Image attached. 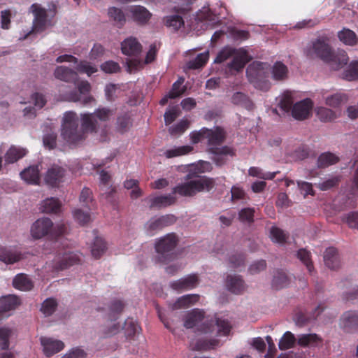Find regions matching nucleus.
I'll return each instance as SVG.
<instances>
[{"mask_svg":"<svg viewBox=\"0 0 358 358\" xmlns=\"http://www.w3.org/2000/svg\"><path fill=\"white\" fill-rule=\"evenodd\" d=\"M54 76L61 81L73 83L78 90H72L64 95L66 100L72 102H80L87 105L94 100L90 94L92 87L87 80H79L78 73L65 66H57L54 71Z\"/></svg>","mask_w":358,"mask_h":358,"instance_id":"nucleus-1","label":"nucleus"},{"mask_svg":"<svg viewBox=\"0 0 358 358\" xmlns=\"http://www.w3.org/2000/svg\"><path fill=\"white\" fill-rule=\"evenodd\" d=\"M311 52L316 57L329 64L334 70H338L343 67L347 64L349 59L345 51L338 50L336 52H334L329 44L321 39H317L313 43Z\"/></svg>","mask_w":358,"mask_h":358,"instance_id":"nucleus-2","label":"nucleus"},{"mask_svg":"<svg viewBox=\"0 0 358 358\" xmlns=\"http://www.w3.org/2000/svg\"><path fill=\"white\" fill-rule=\"evenodd\" d=\"M186 182L176 186L173 192L182 196H194L201 192H210L215 186V181L207 176H196L188 173L185 176Z\"/></svg>","mask_w":358,"mask_h":358,"instance_id":"nucleus-3","label":"nucleus"},{"mask_svg":"<svg viewBox=\"0 0 358 358\" xmlns=\"http://www.w3.org/2000/svg\"><path fill=\"white\" fill-rule=\"evenodd\" d=\"M62 136L63 138L70 143H76L85 138L90 130L83 129V126L78 128V118L77 114L73 111L64 113L62 124Z\"/></svg>","mask_w":358,"mask_h":358,"instance_id":"nucleus-4","label":"nucleus"},{"mask_svg":"<svg viewBox=\"0 0 358 358\" xmlns=\"http://www.w3.org/2000/svg\"><path fill=\"white\" fill-rule=\"evenodd\" d=\"M64 224L53 225L52 221L48 217H43L35 221L31 227V235L34 239L48 236L50 240H57L65 234Z\"/></svg>","mask_w":358,"mask_h":358,"instance_id":"nucleus-5","label":"nucleus"},{"mask_svg":"<svg viewBox=\"0 0 358 358\" xmlns=\"http://www.w3.org/2000/svg\"><path fill=\"white\" fill-rule=\"evenodd\" d=\"M178 243V238L174 233L168 234L158 239L155 245L157 253L156 261L163 264L173 261L176 257L174 250Z\"/></svg>","mask_w":358,"mask_h":358,"instance_id":"nucleus-6","label":"nucleus"},{"mask_svg":"<svg viewBox=\"0 0 358 358\" xmlns=\"http://www.w3.org/2000/svg\"><path fill=\"white\" fill-rule=\"evenodd\" d=\"M112 114V110L107 108H99L93 113L81 114L83 129L90 130V132H96L99 127L98 120L106 122Z\"/></svg>","mask_w":358,"mask_h":358,"instance_id":"nucleus-7","label":"nucleus"},{"mask_svg":"<svg viewBox=\"0 0 358 358\" xmlns=\"http://www.w3.org/2000/svg\"><path fill=\"white\" fill-rule=\"evenodd\" d=\"M66 171L64 168L53 165L48 169L44 176L45 183L51 187H57L64 181Z\"/></svg>","mask_w":358,"mask_h":358,"instance_id":"nucleus-8","label":"nucleus"},{"mask_svg":"<svg viewBox=\"0 0 358 358\" xmlns=\"http://www.w3.org/2000/svg\"><path fill=\"white\" fill-rule=\"evenodd\" d=\"M313 106V101L310 99L296 102L292 109V117L297 120L308 119L310 115Z\"/></svg>","mask_w":358,"mask_h":358,"instance_id":"nucleus-9","label":"nucleus"},{"mask_svg":"<svg viewBox=\"0 0 358 358\" xmlns=\"http://www.w3.org/2000/svg\"><path fill=\"white\" fill-rule=\"evenodd\" d=\"M199 281L198 275L193 273L171 282L170 287L176 291L182 292L195 288Z\"/></svg>","mask_w":358,"mask_h":358,"instance_id":"nucleus-10","label":"nucleus"},{"mask_svg":"<svg viewBox=\"0 0 358 358\" xmlns=\"http://www.w3.org/2000/svg\"><path fill=\"white\" fill-rule=\"evenodd\" d=\"M206 137L208 140V148H220L226 139V132L223 128L216 127L214 129L206 128Z\"/></svg>","mask_w":358,"mask_h":358,"instance_id":"nucleus-11","label":"nucleus"},{"mask_svg":"<svg viewBox=\"0 0 358 358\" xmlns=\"http://www.w3.org/2000/svg\"><path fill=\"white\" fill-rule=\"evenodd\" d=\"M207 150L209 153L214 155L213 160L218 166H221L227 163V156L232 157L235 155V150L227 145L222 146L220 148H208Z\"/></svg>","mask_w":358,"mask_h":358,"instance_id":"nucleus-12","label":"nucleus"},{"mask_svg":"<svg viewBox=\"0 0 358 358\" xmlns=\"http://www.w3.org/2000/svg\"><path fill=\"white\" fill-rule=\"evenodd\" d=\"M41 343L43 348V352L47 357L60 352L64 348V343L52 338L41 337Z\"/></svg>","mask_w":358,"mask_h":358,"instance_id":"nucleus-13","label":"nucleus"},{"mask_svg":"<svg viewBox=\"0 0 358 358\" xmlns=\"http://www.w3.org/2000/svg\"><path fill=\"white\" fill-rule=\"evenodd\" d=\"M122 52L128 56H137L142 51V45L132 36L128 37L121 43Z\"/></svg>","mask_w":358,"mask_h":358,"instance_id":"nucleus-14","label":"nucleus"},{"mask_svg":"<svg viewBox=\"0 0 358 358\" xmlns=\"http://www.w3.org/2000/svg\"><path fill=\"white\" fill-rule=\"evenodd\" d=\"M24 258V255L14 248L0 246V261L6 264H13Z\"/></svg>","mask_w":358,"mask_h":358,"instance_id":"nucleus-15","label":"nucleus"},{"mask_svg":"<svg viewBox=\"0 0 358 358\" xmlns=\"http://www.w3.org/2000/svg\"><path fill=\"white\" fill-rule=\"evenodd\" d=\"M324 310V307L322 304H319L317 306L310 312H299L296 314L295 320L296 323L299 326H304L315 320Z\"/></svg>","mask_w":358,"mask_h":358,"instance_id":"nucleus-16","label":"nucleus"},{"mask_svg":"<svg viewBox=\"0 0 358 358\" xmlns=\"http://www.w3.org/2000/svg\"><path fill=\"white\" fill-rule=\"evenodd\" d=\"M34 15V30L35 31H43L45 29L47 21L46 10L36 4L31 6Z\"/></svg>","mask_w":358,"mask_h":358,"instance_id":"nucleus-17","label":"nucleus"},{"mask_svg":"<svg viewBox=\"0 0 358 358\" xmlns=\"http://www.w3.org/2000/svg\"><path fill=\"white\" fill-rule=\"evenodd\" d=\"M20 304V299L15 295H6L0 298V319L4 313L15 310Z\"/></svg>","mask_w":358,"mask_h":358,"instance_id":"nucleus-18","label":"nucleus"},{"mask_svg":"<svg viewBox=\"0 0 358 358\" xmlns=\"http://www.w3.org/2000/svg\"><path fill=\"white\" fill-rule=\"evenodd\" d=\"M226 286L229 291L235 294H241L245 289L244 280L241 275H228L226 278Z\"/></svg>","mask_w":358,"mask_h":358,"instance_id":"nucleus-19","label":"nucleus"},{"mask_svg":"<svg viewBox=\"0 0 358 358\" xmlns=\"http://www.w3.org/2000/svg\"><path fill=\"white\" fill-rule=\"evenodd\" d=\"M324 261L325 265L330 269H337L340 266V260L337 249L334 247L327 248L324 255Z\"/></svg>","mask_w":358,"mask_h":358,"instance_id":"nucleus-20","label":"nucleus"},{"mask_svg":"<svg viewBox=\"0 0 358 358\" xmlns=\"http://www.w3.org/2000/svg\"><path fill=\"white\" fill-rule=\"evenodd\" d=\"M322 343V338L316 334H301L298 336L297 343L301 347H318Z\"/></svg>","mask_w":358,"mask_h":358,"instance_id":"nucleus-21","label":"nucleus"},{"mask_svg":"<svg viewBox=\"0 0 358 358\" xmlns=\"http://www.w3.org/2000/svg\"><path fill=\"white\" fill-rule=\"evenodd\" d=\"M39 172L38 166H30L20 173V176L29 184L38 185L40 182Z\"/></svg>","mask_w":358,"mask_h":358,"instance_id":"nucleus-22","label":"nucleus"},{"mask_svg":"<svg viewBox=\"0 0 358 358\" xmlns=\"http://www.w3.org/2000/svg\"><path fill=\"white\" fill-rule=\"evenodd\" d=\"M231 100L233 104L248 110H252L255 106L252 99L246 94L241 92H235L232 95Z\"/></svg>","mask_w":358,"mask_h":358,"instance_id":"nucleus-23","label":"nucleus"},{"mask_svg":"<svg viewBox=\"0 0 358 358\" xmlns=\"http://www.w3.org/2000/svg\"><path fill=\"white\" fill-rule=\"evenodd\" d=\"M248 62V52L244 50H238L233 56V59L228 64L231 70L239 71L242 70Z\"/></svg>","mask_w":358,"mask_h":358,"instance_id":"nucleus-24","label":"nucleus"},{"mask_svg":"<svg viewBox=\"0 0 358 358\" xmlns=\"http://www.w3.org/2000/svg\"><path fill=\"white\" fill-rule=\"evenodd\" d=\"M205 313L199 309H194L189 313L184 320V326L187 329L197 326L204 319Z\"/></svg>","mask_w":358,"mask_h":358,"instance_id":"nucleus-25","label":"nucleus"},{"mask_svg":"<svg viewBox=\"0 0 358 358\" xmlns=\"http://www.w3.org/2000/svg\"><path fill=\"white\" fill-rule=\"evenodd\" d=\"M27 153V150L24 148L10 146L5 154V162L6 164H13L24 157Z\"/></svg>","mask_w":358,"mask_h":358,"instance_id":"nucleus-26","label":"nucleus"},{"mask_svg":"<svg viewBox=\"0 0 358 358\" xmlns=\"http://www.w3.org/2000/svg\"><path fill=\"white\" fill-rule=\"evenodd\" d=\"M176 197L171 194L155 196L153 198L150 199V208H165V207L173 205L176 202Z\"/></svg>","mask_w":358,"mask_h":358,"instance_id":"nucleus-27","label":"nucleus"},{"mask_svg":"<svg viewBox=\"0 0 358 358\" xmlns=\"http://www.w3.org/2000/svg\"><path fill=\"white\" fill-rule=\"evenodd\" d=\"M13 286L21 291H29L33 288L34 285L27 275L20 273L13 278Z\"/></svg>","mask_w":358,"mask_h":358,"instance_id":"nucleus-28","label":"nucleus"},{"mask_svg":"<svg viewBox=\"0 0 358 358\" xmlns=\"http://www.w3.org/2000/svg\"><path fill=\"white\" fill-rule=\"evenodd\" d=\"M79 261L76 254L71 252H64L61 259L55 264V268L59 270H64L78 264Z\"/></svg>","mask_w":358,"mask_h":358,"instance_id":"nucleus-29","label":"nucleus"},{"mask_svg":"<svg viewBox=\"0 0 358 358\" xmlns=\"http://www.w3.org/2000/svg\"><path fill=\"white\" fill-rule=\"evenodd\" d=\"M199 299V295L198 294H186L177 299V301L173 303L172 309L177 310L180 308H188L190 306L194 305Z\"/></svg>","mask_w":358,"mask_h":358,"instance_id":"nucleus-30","label":"nucleus"},{"mask_svg":"<svg viewBox=\"0 0 358 358\" xmlns=\"http://www.w3.org/2000/svg\"><path fill=\"white\" fill-rule=\"evenodd\" d=\"M130 11L134 20L140 24L146 23L150 17V12L141 6H132Z\"/></svg>","mask_w":358,"mask_h":358,"instance_id":"nucleus-31","label":"nucleus"},{"mask_svg":"<svg viewBox=\"0 0 358 358\" xmlns=\"http://www.w3.org/2000/svg\"><path fill=\"white\" fill-rule=\"evenodd\" d=\"M62 203L58 199L51 197L43 201L41 203V210L45 213L57 214L60 212Z\"/></svg>","mask_w":358,"mask_h":358,"instance_id":"nucleus-32","label":"nucleus"},{"mask_svg":"<svg viewBox=\"0 0 358 358\" xmlns=\"http://www.w3.org/2000/svg\"><path fill=\"white\" fill-rule=\"evenodd\" d=\"M272 78L276 81H283L288 77V69L281 62H276L271 69Z\"/></svg>","mask_w":358,"mask_h":358,"instance_id":"nucleus-33","label":"nucleus"},{"mask_svg":"<svg viewBox=\"0 0 358 358\" xmlns=\"http://www.w3.org/2000/svg\"><path fill=\"white\" fill-rule=\"evenodd\" d=\"M339 162V157L330 152L322 153L317 159V166L325 168Z\"/></svg>","mask_w":358,"mask_h":358,"instance_id":"nucleus-34","label":"nucleus"},{"mask_svg":"<svg viewBox=\"0 0 358 358\" xmlns=\"http://www.w3.org/2000/svg\"><path fill=\"white\" fill-rule=\"evenodd\" d=\"M289 278L282 270H277L273 275L272 287L275 289H280L289 285Z\"/></svg>","mask_w":358,"mask_h":358,"instance_id":"nucleus-35","label":"nucleus"},{"mask_svg":"<svg viewBox=\"0 0 358 358\" xmlns=\"http://www.w3.org/2000/svg\"><path fill=\"white\" fill-rule=\"evenodd\" d=\"M220 341L218 339H203L200 338L197 340L192 349L194 350H210L215 349L216 347L219 346Z\"/></svg>","mask_w":358,"mask_h":358,"instance_id":"nucleus-36","label":"nucleus"},{"mask_svg":"<svg viewBox=\"0 0 358 358\" xmlns=\"http://www.w3.org/2000/svg\"><path fill=\"white\" fill-rule=\"evenodd\" d=\"M193 150V147L191 145H182L179 147H174L173 148L166 150L164 152V155L168 158H173L189 154Z\"/></svg>","mask_w":358,"mask_h":358,"instance_id":"nucleus-37","label":"nucleus"},{"mask_svg":"<svg viewBox=\"0 0 358 358\" xmlns=\"http://www.w3.org/2000/svg\"><path fill=\"white\" fill-rule=\"evenodd\" d=\"M106 243L101 237H96L92 245L91 252L95 259H99L106 252Z\"/></svg>","mask_w":358,"mask_h":358,"instance_id":"nucleus-38","label":"nucleus"},{"mask_svg":"<svg viewBox=\"0 0 358 358\" xmlns=\"http://www.w3.org/2000/svg\"><path fill=\"white\" fill-rule=\"evenodd\" d=\"M338 36L341 41L348 45L352 46L357 43L356 34L349 29H343L340 31L338 34Z\"/></svg>","mask_w":358,"mask_h":358,"instance_id":"nucleus-39","label":"nucleus"},{"mask_svg":"<svg viewBox=\"0 0 358 358\" xmlns=\"http://www.w3.org/2000/svg\"><path fill=\"white\" fill-rule=\"evenodd\" d=\"M342 322L345 328L352 329L358 326V312L348 311L342 317Z\"/></svg>","mask_w":358,"mask_h":358,"instance_id":"nucleus-40","label":"nucleus"},{"mask_svg":"<svg viewBox=\"0 0 358 358\" xmlns=\"http://www.w3.org/2000/svg\"><path fill=\"white\" fill-rule=\"evenodd\" d=\"M315 113L318 119L324 122H331L336 118L335 113L325 107H317L315 109Z\"/></svg>","mask_w":358,"mask_h":358,"instance_id":"nucleus-41","label":"nucleus"},{"mask_svg":"<svg viewBox=\"0 0 358 358\" xmlns=\"http://www.w3.org/2000/svg\"><path fill=\"white\" fill-rule=\"evenodd\" d=\"M343 78L348 81L358 80V61L352 62L343 73Z\"/></svg>","mask_w":358,"mask_h":358,"instance_id":"nucleus-42","label":"nucleus"},{"mask_svg":"<svg viewBox=\"0 0 358 358\" xmlns=\"http://www.w3.org/2000/svg\"><path fill=\"white\" fill-rule=\"evenodd\" d=\"M296 339L294 335L290 332L287 331L284 334L281 339L280 340L278 346L281 350H285L294 347Z\"/></svg>","mask_w":358,"mask_h":358,"instance_id":"nucleus-43","label":"nucleus"},{"mask_svg":"<svg viewBox=\"0 0 358 358\" xmlns=\"http://www.w3.org/2000/svg\"><path fill=\"white\" fill-rule=\"evenodd\" d=\"M164 22L168 27L173 28L175 31L178 30L184 25L182 17L178 15H172L164 18Z\"/></svg>","mask_w":358,"mask_h":358,"instance_id":"nucleus-44","label":"nucleus"},{"mask_svg":"<svg viewBox=\"0 0 358 358\" xmlns=\"http://www.w3.org/2000/svg\"><path fill=\"white\" fill-rule=\"evenodd\" d=\"M123 329L124 330L125 336L127 338L130 339L138 333L140 327L136 322L134 321L132 319L128 318L124 322Z\"/></svg>","mask_w":358,"mask_h":358,"instance_id":"nucleus-45","label":"nucleus"},{"mask_svg":"<svg viewBox=\"0 0 358 358\" xmlns=\"http://www.w3.org/2000/svg\"><path fill=\"white\" fill-rule=\"evenodd\" d=\"M208 59V52L200 53L194 59L190 60L187 65L189 69H199L206 64Z\"/></svg>","mask_w":358,"mask_h":358,"instance_id":"nucleus-46","label":"nucleus"},{"mask_svg":"<svg viewBox=\"0 0 358 358\" xmlns=\"http://www.w3.org/2000/svg\"><path fill=\"white\" fill-rule=\"evenodd\" d=\"M347 101V96L343 93H336L326 98V104L333 107L338 108Z\"/></svg>","mask_w":358,"mask_h":358,"instance_id":"nucleus-47","label":"nucleus"},{"mask_svg":"<svg viewBox=\"0 0 358 358\" xmlns=\"http://www.w3.org/2000/svg\"><path fill=\"white\" fill-rule=\"evenodd\" d=\"M57 307V302L53 298L46 299L42 303L41 311L45 315L50 316L54 313Z\"/></svg>","mask_w":358,"mask_h":358,"instance_id":"nucleus-48","label":"nucleus"},{"mask_svg":"<svg viewBox=\"0 0 358 358\" xmlns=\"http://www.w3.org/2000/svg\"><path fill=\"white\" fill-rule=\"evenodd\" d=\"M217 327V336H227L229 334L232 326L227 319L217 318L216 323Z\"/></svg>","mask_w":358,"mask_h":358,"instance_id":"nucleus-49","label":"nucleus"},{"mask_svg":"<svg viewBox=\"0 0 358 358\" xmlns=\"http://www.w3.org/2000/svg\"><path fill=\"white\" fill-rule=\"evenodd\" d=\"M13 334V331L8 327L0 328V348L3 350L9 348V339Z\"/></svg>","mask_w":358,"mask_h":358,"instance_id":"nucleus-50","label":"nucleus"},{"mask_svg":"<svg viewBox=\"0 0 358 358\" xmlns=\"http://www.w3.org/2000/svg\"><path fill=\"white\" fill-rule=\"evenodd\" d=\"M76 71L81 73H86L88 76L98 71L95 65H92L87 61H80L76 67Z\"/></svg>","mask_w":358,"mask_h":358,"instance_id":"nucleus-51","label":"nucleus"},{"mask_svg":"<svg viewBox=\"0 0 358 358\" xmlns=\"http://www.w3.org/2000/svg\"><path fill=\"white\" fill-rule=\"evenodd\" d=\"M184 80V78H180L173 84L172 88L169 92V96L171 98L176 99L184 94L186 90L185 87H182Z\"/></svg>","mask_w":358,"mask_h":358,"instance_id":"nucleus-52","label":"nucleus"},{"mask_svg":"<svg viewBox=\"0 0 358 358\" xmlns=\"http://www.w3.org/2000/svg\"><path fill=\"white\" fill-rule=\"evenodd\" d=\"M238 50L231 48V47H225L222 50H221L217 54L216 58L215 59V63H222L229 58L233 57L235 53H236Z\"/></svg>","mask_w":358,"mask_h":358,"instance_id":"nucleus-53","label":"nucleus"},{"mask_svg":"<svg viewBox=\"0 0 358 358\" xmlns=\"http://www.w3.org/2000/svg\"><path fill=\"white\" fill-rule=\"evenodd\" d=\"M298 258L306 265L309 273L313 269V262L310 259V252L306 249H300L297 252Z\"/></svg>","mask_w":358,"mask_h":358,"instance_id":"nucleus-54","label":"nucleus"},{"mask_svg":"<svg viewBox=\"0 0 358 358\" xmlns=\"http://www.w3.org/2000/svg\"><path fill=\"white\" fill-rule=\"evenodd\" d=\"M73 217L80 225H85L91 220L90 212L79 208L74 210Z\"/></svg>","mask_w":358,"mask_h":358,"instance_id":"nucleus-55","label":"nucleus"},{"mask_svg":"<svg viewBox=\"0 0 358 358\" xmlns=\"http://www.w3.org/2000/svg\"><path fill=\"white\" fill-rule=\"evenodd\" d=\"M280 108L285 112H289L293 107V98L290 92H285L278 103Z\"/></svg>","mask_w":358,"mask_h":358,"instance_id":"nucleus-56","label":"nucleus"},{"mask_svg":"<svg viewBox=\"0 0 358 358\" xmlns=\"http://www.w3.org/2000/svg\"><path fill=\"white\" fill-rule=\"evenodd\" d=\"M271 238L273 241L283 244L287 238L285 232L278 227H272L270 231Z\"/></svg>","mask_w":358,"mask_h":358,"instance_id":"nucleus-57","label":"nucleus"},{"mask_svg":"<svg viewBox=\"0 0 358 358\" xmlns=\"http://www.w3.org/2000/svg\"><path fill=\"white\" fill-rule=\"evenodd\" d=\"M100 68L106 73H116L121 70L119 64L112 60L103 62L101 64Z\"/></svg>","mask_w":358,"mask_h":358,"instance_id":"nucleus-58","label":"nucleus"},{"mask_svg":"<svg viewBox=\"0 0 358 358\" xmlns=\"http://www.w3.org/2000/svg\"><path fill=\"white\" fill-rule=\"evenodd\" d=\"M278 173V171L263 173L259 168L255 166L250 167L248 170V173L250 176L268 180L273 179Z\"/></svg>","mask_w":358,"mask_h":358,"instance_id":"nucleus-59","label":"nucleus"},{"mask_svg":"<svg viewBox=\"0 0 358 358\" xmlns=\"http://www.w3.org/2000/svg\"><path fill=\"white\" fill-rule=\"evenodd\" d=\"M109 16L122 26L125 22V16L121 9L112 7L108 9Z\"/></svg>","mask_w":358,"mask_h":358,"instance_id":"nucleus-60","label":"nucleus"},{"mask_svg":"<svg viewBox=\"0 0 358 358\" xmlns=\"http://www.w3.org/2000/svg\"><path fill=\"white\" fill-rule=\"evenodd\" d=\"M117 129L120 132L124 133L127 131L131 125L129 115L128 114H124L123 115L118 117L117 120Z\"/></svg>","mask_w":358,"mask_h":358,"instance_id":"nucleus-61","label":"nucleus"},{"mask_svg":"<svg viewBox=\"0 0 358 358\" xmlns=\"http://www.w3.org/2000/svg\"><path fill=\"white\" fill-rule=\"evenodd\" d=\"M341 181V176H334L317 185V187L322 191L328 190L338 185Z\"/></svg>","mask_w":358,"mask_h":358,"instance_id":"nucleus-62","label":"nucleus"},{"mask_svg":"<svg viewBox=\"0 0 358 358\" xmlns=\"http://www.w3.org/2000/svg\"><path fill=\"white\" fill-rule=\"evenodd\" d=\"M189 122L187 120H182L176 124L169 128V132L171 135L181 134L189 127Z\"/></svg>","mask_w":358,"mask_h":358,"instance_id":"nucleus-63","label":"nucleus"},{"mask_svg":"<svg viewBox=\"0 0 358 358\" xmlns=\"http://www.w3.org/2000/svg\"><path fill=\"white\" fill-rule=\"evenodd\" d=\"M124 308V303L120 300H114L110 306V315L111 320L116 319V315H120Z\"/></svg>","mask_w":358,"mask_h":358,"instance_id":"nucleus-64","label":"nucleus"}]
</instances>
